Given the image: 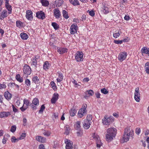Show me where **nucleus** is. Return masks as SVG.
<instances>
[{
  "instance_id": "nucleus-1",
  "label": "nucleus",
  "mask_w": 149,
  "mask_h": 149,
  "mask_svg": "<svg viewBox=\"0 0 149 149\" xmlns=\"http://www.w3.org/2000/svg\"><path fill=\"white\" fill-rule=\"evenodd\" d=\"M117 131L116 129L114 128H110L107 129L105 137L107 141L110 142L112 140L113 138L116 136Z\"/></svg>"
},
{
  "instance_id": "nucleus-2",
  "label": "nucleus",
  "mask_w": 149,
  "mask_h": 149,
  "mask_svg": "<svg viewBox=\"0 0 149 149\" xmlns=\"http://www.w3.org/2000/svg\"><path fill=\"white\" fill-rule=\"evenodd\" d=\"M134 134L133 130L130 127H127L125 129L123 139L124 142L129 140V138Z\"/></svg>"
},
{
  "instance_id": "nucleus-3",
  "label": "nucleus",
  "mask_w": 149,
  "mask_h": 149,
  "mask_svg": "<svg viewBox=\"0 0 149 149\" xmlns=\"http://www.w3.org/2000/svg\"><path fill=\"white\" fill-rule=\"evenodd\" d=\"M114 118L111 116H105L102 119V123L105 126L110 125L113 121Z\"/></svg>"
},
{
  "instance_id": "nucleus-4",
  "label": "nucleus",
  "mask_w": 149,
  "mask_h": 149,
  "mask_svg": "<svg viewBox=\"0 0 149 149\" xmlns=\"http://www.w3.org/2000/svg\"><path fill=\"white\" fill-rule=\"evenodd\" d=\"M91 139L93 140L96 141L97 147L98 148H100L101 146L102 145V143L100 140V137L99 136L95 133H93L90 137Z\"/></svg>"
},
{
  "instance_id": "nucleus-5",
  "label": "nucleus",
  "mask_w": 149,
  "mask_h": 149,
  "mask_svg": "<svg viewBox=\"0 0 149 149\" xmlns=\"http://www.w3.org/2000/svg\"><path fill=\"white\" fill-rule=\"evenodd\" d=\"M87 105L86 104H84L82 107L79 110L78 114V117L80 118H82L86 113V107Z\"/></svg>"
},
{
  "instance_id": "nucleus-6",
  "label": "nucleus",
  "mask_w": 149,
  "mask_h": 149,
  "mask_svg": "<svg viewBox=\"0 0 149 149\" xmlns=\"http://www.w3.org/2000/svg\"><path fill=\"white\" fill-rule=\"evenodd\" d=\"M23 70L24 75H25L27 77L30 75L31 72V70L30 67L27 65H25L24 66Z\"/></svg>"
},
{
  "instance_id": "nucleus-7",
  "label": "nucleus",
  "mask_w": 149,
  "mask_h": 149,
  "mask_svg": "<svg viewBox=\"0 0 149 149\" xmlns=\"http://www.w3.org/2000/svg\"><path fill=\"white\" fill-rule=\"evenodd\" d=\"M30 105V101L28 100L25 98L23 100V104L22 106L20 108V109L22 111H24L28 108Z\"/></svg>"
},
{
  "instance_id": "nucleus-8",
  "label": "nucleus",
  "mask_w": 149,
  "mask_h": 149,
  "mask_svg": "<svg viewBox=\"0 0 149 149\" xmlns=\"http://www.w3.org/2000/svg\"><path fill=\"white\" fill-rule=\"evenodd\" d=\"M39 102L38 99L37 98H34L33 100L32 103L31 104L32 109L33 110H36L37 107L39 105Z\"/></svg>"
},
{
  "instance_id": "nucleus-9",
  "label": "nucleus",
  "mask_w": 149,
  "mask_h": 149,
  "mask_svg": "<svg viewBox=\"0 0 149 149\" xmlns=\"http://www.w3.org/2000/svg\"><path fill=\"white\" fill-rule=\"evenodd\" d=\"M75 59L77 62L83 61L84 59L83 53L82 52L77 51L75 54Z\"/></svg>"
},
{
  "instance_id": "nucleus-10",
  "label": "nucleus",
  "mask_w": 149,
  "mask_h": 149,
  "mask_svg": "<svg viewBox=\"0 0 149 149\" xmlns=\"http://www.w3.org/2000/svg\"><path fill=\"white\" fill-rule=\"evenodd\" d=\"M134 94V99L137 102H139L140 100L141 94L139 92V89L138 87L135 88Z\"/></svg>"
},
{
  "instance_id": "nucleus-11",
  "label": "nucleus",
  "mask_w": 149,
  "mask_h": 149,
  "mask_svg": "<svg viewBox=\"0 0 149 149\" xmlns=\"http://www.w3.org/2000/svg\"><path fill=\"white\" fill-rule=\"evenodd\" d=\"M127 55V53L125 52L120 53L119 54L118 56V60L121 62L123 61L126 59Z\"/></svg>"
},
{
  "instance_id": "nucleus-12",
  "label": "nucleus",
  "mask_w": 149,
  "mask_h": 149,
  "mask_svg": "<svg viewBox=\"0 0 149 149\" xmlns=\"http://www.w3.org/2000/svg\"><path fill=\"white\" fill-rule=\"evenodd\" d=\"M65 142L66 144L65 149H72L73 143L72 142L68 139H65Z\"/></svg>"
},
{
  "instance_id": "nucleus-13",
  "label": "nucleus",
  "mask_w": 149,
  "mask_h": 149,
  "mask_svg": "<svg viewBox=\"0 0 149 149\" xmlns=\"http://www.w3.org/2000/svg\"><path fill=\"white\" fill-rule=\"evenodd\" d=\"M36 17L38 18L42 19H43L45 18V13L42 11H40L37 12L36 13Z\"/></svg>"
},
{
  "instance_id": "nucleus-14",
  "label": "nucleus",
  "mask_w": 149,
  "mask_h": 149,
  "mask_svg": "<svg viewBox=\"0 0 149 149\" xmlns=\"http://www.w3.org/2000/svg\"><path fill=\"white\" fill-rule=\"evenodd\" d=\"M26 17L27 19L32 20L33 19V12L31 10H27L26 12Z\"/></svg>"
},
{
  "instance_id": "nucleus-15",
  "label": "nucleus",
  "mask_w": 149,
  "mask_h": 149,
  "mask_svg": "<svg viewBox=\"0 0 149 149\" xmlns=\"http://www.w3.org/2000/svg\"><path fill=\"white\" fill-rule=\"evenodd\" d=\"M78 26L77 24H73L70 28V33L72 34H74L77 32Z\"/></svg>"
},
{
  "instance_id": "nucleus-16",
  "label": "nucleus",
  "mask_w": 149,
  "mask_h": 149,
  "mask_svg": "<svg viewBox=\"0 0 149 149\" xmlns=\"http://www.w3.org/2000/svg\"><path fill=\"white\" fill-rule=\"evenodd\" d=\"M141 52L142 56L146 55L149 56V48L146 47H142L141 50Z\"/></svg>"
},
{
  "instance_id": "nucleus-17",
  "label": "nucleus",
  "mask_w": 149,
  "mask_h": 149,
  "mask_svg": "<svg viewBox=\"0 0 149 149\" xmlns=\"http://www.w3.org/2000/svg\"><path fill=\"white\" fill-rule=\"evenodd\" d=\"M54 15L57 19L59 18L61 14L59 9L58 8H54L53 10Z\"/></svg>"
},
{
  "instance_id": "nucleus-18",
  "label": "nucleus",
  "mask_w": 149,
  "mask_h": 149,
  "mask_svg": "<svg viewBox=\"0 0 149 149\" xmlns=\"http://www.w3.org/2000/svg\"><path fill=\"white\" fill-rule=\"evenodd\" d=\"M58 94L55 93L53 94L51 100V102L52 104H54L58 98Z\"/></svg>"
},
{
  "instance_id": "nucleus-19",
  "label": "nucleus",
  "mask_w": 149,
  "mask_h": 149,
  "mask_svg": "<svg viewBox=\"0 0 149 149\" xmlns=\"http://www.w3.org/2000/svg\"><path fill=\"white\" fill-rule=\"evenodd\" d=\"M10 115L9 112L3 111L0 112V118L7 117Z\"/></svg>"
},
{
  "instance_id": "nucleus-20",
  "label": "nucleus",
  "mask_w": 149,
  "mask_h": 149,
  "mask_svg": "<svg viewBox=\"0 0 149 149\" xmlns=\"http://www.w3.org/2000/svg\"><path fill=\"white\" fill-rule=\"evenodd\" d=\"M8 13L6 10H3L1 13V15L0 17L1 19H3L4 18L6 17L8 15Z\"/></svg>"
},
{
  "instance_id": "nucleus-21",
  "label": "nucleus",
  "mask_w": 149,
  "mask_h": 149,
  "mask_svg": "<svg viewBox=\"0 0 149 149\" xmlns=\"http://www.w3.org/2000/svg\"><path fill=\"white\" fill-rule=\"evenodd\" d=\"M68 51L67 49L66 48L60 47L57 48V52L60 54H62Z\"/></svg>"
},
{
  "instance_id": "nucleus-22",
  "label": "nucleus",
  "mask_w": 149,
  "mask_h": 149,
  "mask_svg": "<svg viewBox=\"0 0 149 149\" xmlns=\"http://www.w3.org/2000/svg\"><path fill=\"white\" fill-rule=\"evenodd\" d=\"M4 95L5 98L8 100H10L12 97V95L8 91L5 92L4 93Z\"/></svg>"
},
{
  "instance_id": "nucleus-23",
  "label": "nucleus",
  "mask_w": 149,
  "mask_h": 149,
  "mask_svg": "<svg viewBox=\"0 0 149 149\" xmlns=\"http://www.w3.org/2000/svg\"><path fill=\"white\" fill-rule=\"evenodd\" d=\"M91 122H90L85 120L83 124L84 127L85 129H88L91 125Z\"/></svg>"
},
{
  "instance_id": "nucleus-24",
  "label": "nucleus",
  "mask_w": 149,
  "mask_h": 149,
  "mask_svg": "<svg viewBox=\"0 0 149 149\" xmlns=\"http://www.w3.org/2000/svg\"><path fill=\"white\" fill-rule=\"evenodd\" d=\"M36 140L41 143H44L46 141V139L41 136H38L36 137Z\"/></svg>"
},
{
  "instance_id": "nucleus-25",
  "label": "nucleus",
  "mask_w": 149,
  "mask_h": 149,
  "mask_svg": "<svg viewBox=\"0 0 149 149\" xmlns=\"http://www.w3.org/2000/svg\"><path fill=\"white\" fill-rule=\"evenodd\" d=\"M50 66V64L49 62L48 61H46L43 64V69L45 70H47L49 69Z\"/></svg>"
},
{
  "instance_id": "nucleus-26",
  "label": "nucleus",
  "mask_w": 149,
  "mask_h": 149,
  "mask_svg": "<svg viewBox=\"0 0 149 149\" xmlns=\"http://www.w3.org/2000/svg\"><path fill=\"white\" fill-rule=\"evenodd\" d=\"M38 58L37 56H36L35 58H33L32 60V62L31 63V65H33L36 67L37 65V59Z\"/></svg>"
},
{
  "instance_id": "nucleus-27",
  "label": "nucleus",
  "mask_w": 149,
  "mask_h": 149,
  "mask_svg": "<svg viewBox=\"0 0 149 149\" xmlns=\"http://www.w3.org/2000/svg\"><path fill=\"white\" fill-rule=\"evenodd\" d=\"M80 123L81 122L79 121H77L76 123L74 125V127L76 130H78L79 131L80 130Z\"/></svg>"
},
{
  "instance_id": "nucleus-28",
  "label": "nucleus",
  "mask_w": 149,
  "mask_h": 149,
  "mask_svg": "<svg viewBox=\"0 0 149 149\" xmlns=\"http://www.w3.org/2000/svg\"><path fill=\"white\" fill-rule=\"evenodd\" d=\"M145 70L146 73L149 74V62H146L144 66Z\"/></svg>"
},
{
  "instance_id": "nucleus-29",
  "label": "nucleus",
  "mask_w": 149,
  "mask_h": 149,
  "mask_svg": "<svg viewBox=\"0 0 149 149\" xmlns=\"http://www.w3.org/2000/svg\"><path fill=\"white\" fill-rule=\"evenodd\" d=\"M63 76L61 73H58V77L57 78L56 80L58 82H60L63 79Z\"/></svg>"
},
{
  "instance_id": "nucleus-30",
  "label": "nucleus",
  "mask_w": 149,
  "mask_h": 149,
  "mask_svg": "<svg viewBox=\"0 0 149 149\" xmlns=\"http://www.w3.org/2000/svg\"><path fill=\"white\" fill-rule=\"evenodd\" d=\"M20 37L24 40H26L28 38V36L24 33H21L20 34Z\"/></svg>"
},
{
  "instance_id": "nucleus-31",
  "label": "nucleus",
  "mask_w": 149,
  "mask_h": 149,
  "mask_svg": "<svg viewBox=\"0 0 149 149\" xmlns=\"http://www.w3.org/2000/svg\"><path fill=\"white\" fill-rule=\"evenodd\" d=\"M65 132H64V134L67 135L68 134L70 130L69 126L68 125H66L65 127Z\"/></svg>"
},
{
  "instance_id": "nucleus-32",
  "label": "nucleus",
  "mask_w": 149,
  "mask_h": 149,
  "mask_svg": "<svg viewBox=\"0 0 149 149\" xmlns=\"http://www.w3.org/2000/svg\"><path fill=\"white\" fill-rule=\"evenodd\" d=\"M16 79L19 82L22 83L23 81V79L22 77H21L19 74H17L16 76Z\"/></svg>"
},
{
  "instance_id": "nucleus-33",
  "label": "nucleus",
  "mask_w": 149,
  "mask_h": 149,
  "mask_svg": "<svg viewBox=\"0 0 149 149\" xmlns=\"http://www.w3.org/2000/svg\"><path fill=\"white\" fill-rule=\"evenodd\" d=\"M52 25L56 30L58 29L59 28V25L57 23L54 22L52 23Z\"/></svg>"
},
{
  "instance_id": "nucleus-34",
  "label": "nucleus",
  "mask_w": 149,
  "mask_h": 149,
  "mask_svg": "<svg viewBox=\"0 0 149 149\" xmlns=\"http://www.w3.org/2000/svg\"><path fill=\"white\" fill-rule=\"evenodd\" d=\"M86 93L88 94L89 96H92L94 94L93 91L92 90H87L86 92Z\"/></svg>"
},
{
  "instance_id": "nucleus-35",
  "label": "nucleus",
  "mask_w": 149,
  "mask_h": 149,
  "mask_svg": "<svg viewBox=\"0 0 149 149\" xmlns=\"http://www.w3.org/2000/svg\"><path fill=\"white\" fill-rule=\"evenodd\" d=\"M41 2L42 5L45 6H47L49 4L48 1L46 0H41Z\"/></svg>"
},
{
  "instance_id": "nucleus-36",
  "label": "nucleus",
  "mask_w": 149,
  "mask_h": 149,
  "mask_svg": "<svg viewBox=\"0 0 149 149\" xmlns=\"http://www.w3.org/2000/svg\"><path fill=\"white\" fill-rule=\"evenodd\" d=\"M6 8L7 9L8 12V14H10L12 12V7L10 5H7V6H5Z\"/></svg>"
},
{
  "instance_id": "nucleus-37",
  "label": "nucleus",
  "mask_w": 149,
  "mask_h": 149,
  "mask_svg": "<svg viewBox=\"0 0 149 149\" xmlns=\"http://www.w3.org/2000/svg\"><path fill=\"white\" fill-rule=\"evenodd\" d=\"M72 81V83L74 84L76 87H80V85L79 84V83L80 84V83L79 82L78 83L77 81L74 79H73Z\"/></svg>"
},
{
  "instance_id": "nucleus-38",
  "label": "nucleus",
  "mask_w": 149,
  "mask_h": 149,
  "mask_svg": "<svg viewBox=\"0 0 149 149\" xmlns=\"http://www.w3.org/2000/svg\"><path fill=\"white\" fill-rule=\"evenodd\" d=\"M56 5L58 7L61 6L63 3V1L62 0H57L55 1Z\"/></svg>"
},
{
  "instance_id": "nucleus-39",
  "label": "nucleus",
  "mask_w": 149,
  "mask_h": 149,
  "mask_svg": "<svg viewBox=\"0 0 149 149\" xmlns=\"http://www.w3.org/2000/svg\"><path fill=\"white\" fill-rule=\"evenodd\" d=\"M63 17L65 19H68L69 18L68 12L65 10L63 11Z\"/></svg>"
},
{
  "instance_id": "nucleus-40",
  "label": "nucleus",
  "mask_w": 149,
  "mask_h": 149,
  "mask_svg": "<svg viewBox=\"0 0 149 149\" xmlns=\"http://www.w3.org/2000/svg\"><path fill=\"white\" fill-rule=\"evenodd\" d=\"M45 107L44 104H42L40 108V109L39 111V113H42Z\"/></svg>"
},
{
  "instance_id": "nucleus-41",
  "label": "nucleus",
  "mask_w": 149,
  "mask_h": 149,
  "mask_svg": "<svg viewBox=\"0 0 149 149\" xmlns=\"http://www.w3.org/2000/svg\"><path fill=\"white\" fill-rule=\"evenodd\" d=\"M33 81L36 84L38 83L39 82V79L37 76H34L32 79Z\"/></svg>"
},
{
  "instance_id": "nucleus-42",
  "label": "nucleus",
  "mask_w": 149,
  "mask_h": 149,
  "mask_svg": "<svg viewBox=\"0 0 149 149\" xmlns=\"http://www.w3.org/2000/svg\"><path fill=\"white\" fill-rule=\"evenodd\" d=\"M109 11L108 8L105 6H104L103 8V12L105 14L108 13Z\"/></svg>"
},
{
  "instance_id": "nucleus-43",
  "label": "nucleus",
  "mask_w": 149,
  "mask_h": 149,
  "mask_svg": "<svg viewBox=\"0 0 149 149\" xmlns=\"http://www.w3.org/2000/svg\"><path fill=\"white\" fill-rule=\"evenodd\" d=\"M51 85L52 86V88H53V89L54 90H56L57 88L56 86L55 85V84L54 83V82L53 81H52L51 83Z\"/></svg>"
},
{
  "instance_id": "nucleus-44",
  "label": "nucleus",
  "mask_w": 149,
  "mask_h": 149,
  "mask_svg": "<svg viewBox=\"0 0 149 149\" xmlns=\"http://www.w3.org/2000/svg\"><path fill=\"white\" fill-rule=\"evenodd\" d=\"M92 120V116L91 115H87L86 119V120L91 122V121Z\"/></svg>"
},
{
  "instance_id": "nucleus-45",
  "label": "nucleus",
  "mask_w": 149,
  "mask_h": 149,
  "mask_svg": "<svg viewBox=\"0 0 149 149\" xmlns=\"http://www.w3.org/2000/svg\"><path fill=\"white\" fill-rule=\"evenodd\" d=\"M16 24L17 26L19 28H20L22 26V23L19 21H17Z\"/></svg>"
},
{
  "instance_id": "nucleus-46",
  "label": "nucleus",
  "mask_w": 149,
  "mask_h": 149,
  "mask_svg": "<svg viewBox=\"0 0 149 149\" xmlns=\"http://www.w3.org/2000/svg\"><path fill=\"white\" fill-rule=\"evenodd\" d=\"M51 134V132L48 131H45L43 133V134L44 135L46 136H49Z\"/></svg>"
},
{
  "instance_id": "nucleus-47",
  "label": "nucleus",
  "mask_w": 149,
  "mask_h": 149,
  "mask_svg": "<svg viewBox=\"0 0 149 149\" xmlns=\"http://www.w3.org/2000/svg\"><path fill=\"white\" fill-rule=\"evenodd\" d=\"M121 33L119 32H116L113 34V37L114 38H116L119 37L120 36Z\"/></svg>"
},
{
  "instance_id": "nucleus-48",
  "label": "nucleus",
  "mask_w": 149,
  "mask_h": 149,
  "mask_svg": "<svg viewBox=\"0 0 149 149\" xmlns=\"http://www.w3.org/2000/svg\"><path fill=\"white\" fill-rule=\"evenodd\" d=\"M19 139H16L15 136H13L11 138V141L12 142L15 143L19 140Z\"/></svg>"
},
{
  "instance_id": "nucleus-49",
  "label": "nucleus",
  "mask_w": 149,
  "mask_h": 149,
  "mask_svg": "<svg viewBox=\"0 0 149 149\" xmlns=\"http://www.w3.org/2000/svg\"><path fill=\"white\" fill-rule=\"evenodd\" d=\"M101 91L102 93H104V94H107L108 93V91L105 88H104L103 89H102L101 90Z\"/></svg>"
},
{
  "instance_id": "nucleus-50",
  "label": "nucleus",
  "mask_w": 149,
  "mask_h": 149,
  "mask_svg": "<svg viewBox=\"0 0 149 149\" xmlns=\"http://www.w3.org/2000/svg\"><path fill=\"white\" fill-rule=\"evenodd\" d=\"M76 114V111L74 110H71L70 111V115L72 116H75Z\"/></svg>"
},
{
  "instance_id": "nucleus-51",
  "label": "nucleus",
  "mask_w": 149,
  "mask_h": 149,
  "mask_svg": "<svg viewBox=\"0 0 149 149\" xmlns=\"http://www.w3.org/2000/svg\"><path fill=\"white\" fill-rule=\"evenodd\" d=\"M25 83L27 86H30V81L28 79H26L25 80Z\"/></svg>"
},
{
  "instance_id": "nucleus-52",
  "label": "nucleus",
  "mask_w": 149,
  "mask_h": 149,
  "mask_svg": "<svg viewBox=\"0 0 149 149\" xmlns=\"http://www.w3.org/2000/svg\"><path fill=\"white\" fill-rule=\"evenodd\" d=\"M72 3L74 6L79 5V1L77 0H74L73 1Z\"/></svg>"
},
{
  "instance_id": "nucleus-53",
  "label": "nucleus",
  "mask_w": 149,
  "mask_h": 149,
  "mask_svg": "<svg viewBox=\"0 0 149 149\" xmlns=\"http://www.w3.org/2000/svg\"><path fill=\"white\" fill-rule=\"evenodd\" d=\"M16 126L15 125H13L12 126L10 129V131L12 132H14L16 130Z\"/></svg>"
},
{
  "instance_id": "nucleus-54",
  "label": "nucleus",
  "mask_w": 149,
  "mask_h": 149,
  "mask_svg": "<svg viewBox=\"0 0 149 149\" xmlns=\"http://www.w3.org/2000/svg\"><path fill=\"white\" fill-rule=\"evenodd\" d=\"M26 136V134L24 133H22V134L21 135L20 137H19V139H24L25 137Z\"/></svg>"
},
{
  "instance_id": "nucleus-55",
  "label": "nucleus",
  "mask_w": 149,
  "mask_h": 149,
  "mask_svg": "<svg viewBox=\"0 0 149 149\" xmlns=\"http://www.w3.org/2000/svg\"><path fill=\"white\" fill-rule=\"evenodd\" d=\"M89 12V15L92 17H93L95 15V13L93 10L89 11L88 10L87 12Z\"/></svg>"
},
{
  "instance_id": "nucleus-56",
  "label": "nucleus",
  "mask_w": 149,
  "mask_h": 149,
  "mask_svg": "<svg viewBox=\"0 0 149 149\" xmlns=\"http://www.w3.org/2000/svg\"><path fill=\"white\" fill-rule=\"evenodd\" d=\"M6 88V85L5 84L3 83L2 84H0V89H2L5 88Z\"/></svg>"
},
{
  "instance_id": "nucleus-57",
  "label": "nucleus",
  "mask_w": 149,
  "mask_h": 149,
  "mask_svg": "<svg viewBox=\"0 0 149 149\" xmlns=\"http://www.w3.org/2000/svg\"><path fill=\"white\" fill-rule=\"evenodd\" d=\"M141 129L140 128L138 127L136 128L135 130L136 133V134L139 135L141 132Z\"/></svg>"
},
{
  "instance_id": "nucleus-58",
  "label": "nucleus",
  "mask_w": 149,
  "mask_h": 149,
  "mask_svg": "<svg viewBox=\"0 0 149 149\" xmlns=\"http://www.w3.org/2000/svg\"><path fill=\"white\" fill-rule=\"evenodd\" d=\"M114 42L117 44H121L123 42L122 40H115L114 41Z\"/></svg>"
},
{
  "instance_id": "nucleus-59",
  "label": "nucleus",
  "mask_w": 149,
  "mask_h": 149,
  "mask_svg": "<svg viewBox=\"0 0 149 149\" xmlns=\"http://www.w3.org/2000/svg\"><path fill=\"white\" fill-rule=\"evenodd\" d=\"M15 83H10L9 84V86L10 87L12 88H14L15 87Z\"/></svg>"
},
{
  "instance_id": "nucleus-60",
  "label": "nucleus",
  "mask_w": 149,
  "mask_h": 149,
  "mask_svg": "<svg viewBox=\"0 0 149 149\" xmlns=\"http://www.w3.org/2000/svg\"><path fill=\"white\" fill-rule=\"evenodd\" d=\"M58 113H55L53 114L54 117L55 119H57L58 118Z\"/></svg>"
},
{
  "instance_id": "nucleus-61",
  "label": "nucleus",
  "mask_w": 149,
  "mask_h": 149,
  "mask_svg": "<svg viewBox=\"0 0 149 149\" xmlns=\"http://www.w3.org/2000/svg\"><path fill=\"white\" fill-rule=\"evenodd\" d=\"M12 107L13 111L14 112H17V109L13 105H12Z\"/></svg>"
},
{
  "instance_id": "nucleus-62",
  "label": "nucleus",
  "mask_w": 149,
  "mask_h": 149,
  "mask_svg": "<svg viewBox=\"0 0 149 149\" xmlns=\"http://www.w3.org/2000/svg\"><path fill=\"white\" fill-rule=\"evenodd\" d=\"M95 95L96 97L97 98H99L100 97V94L98 92H97L95 93Z\"/></svg>"
},
{
  "instance_id": "nucleus-63",
  "label": "nucleus",
  "mask_w": 149,
  "mask_h": 149,
  "mask_svg": "<svg viewBox=\"0 0 149 149\" xmlns=\"http://www.w3.org/2000/svg\"><path fill=\"white\" fill-rule=\"evenodd\" d=\"M149 134V130H146L145 131V134L146 135H147Z\"/></svg>"
},
{
  "instance_id": "nucleus-64",
  "label": "nucleus",
  "mask_w": 149,
  "mask_h": 149,
  "mask_svg": "<svg viewBox=\"0 0 149 149\" xmlns=\"http://www.w3.org/2000/svg\"><path fill=\"white\" fill-rule=\"evenodd\" d=\"M39 148L40 149H44V146L43 144H41V145H40L39 146Z\"/></svg>"
}]
</instances>
